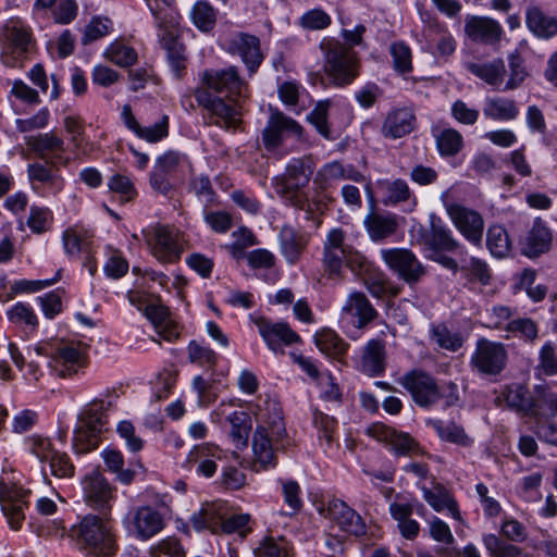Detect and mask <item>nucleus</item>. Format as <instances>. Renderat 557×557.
Listing matches in <instances>:
<instances>
[{"label": "nucleus", "mask_w": 557, "mask_h": 557, "mask_svg": "<svg viewBox=\"0 0 557 557\" xmlns=\"http://www.w3.org/2000/svg\"><path fill=\"white\" fill-rule=\"evenodd\" d=\"M258 425L252 436L253 469L256 471L274 468L275 453L288 444L282 411L275 403L257 416Z\"/></svg>", "instance_id": "f257e3e1"}, {"label": "nucleus", "mask_w": 557, "mask_h": 557, "mask_svg": "<svg viewBox=\"0 0 557 557\" xmlns=\"http://www.w3.org/2000/svg\"><path fill=\"white\" fill-rule=\"evenodd\" d=\"M322 267L327 278L341 281L344 277L345 268L361 275L369 271L371 263L347 243L346 233L342 228L335 227L326 234L323 243Z\"/></svg>", "instance_id": "f03ea898"}, {"label": "nucleus", "mask_w": 557, "mask_h": 557, "mask_svg": "<svg viewBox=\"0 0 557 557\" xmlns=\"http://www.w3.org/2000/svg\"><path fill=\"white\" fill-rule=\"evenodd\" d=\"M315 162L311 156L290 159L283 173L272 178L276 195L287 206L299 210H310V199L306 190L314 173Z\"/></svg>", "instance_id": "7ed1b4c3"}, {"label": "nucleus", "mask_w": 557, "mask_h": 557, "mask_svg": "<svg viewBox=\"0 0 557 557\" xmlns=\"http://www.w3.org/2000/svg\"><path fill=\"white\" fill-rule=\"evenodd\" d=\"M319 48L323 55V69L330 81L336 86L350 85L359 75L360 61L357 52L332 37L321 40Z\"/></svg>", "instance_id": "20e7f679"}, {"label": "nucleus", "mask_w": 557, "mask_h": 557, "mask_svg": "<svg viewBox=\"0 0 557 557\" xmlns=\"http://www.w3.org/2000/svg\"><path fill=\"white\" fill-rule=\"evenodd\" d=\"M110 405L102 399H95L82 409L73 438L76 454H85L98 447L100 436L107 430Z\"/></svg>", "instance_id": "39448f33"}, {"label": "nucleus", "mask_w": 557, "mask_h": 557, "mask_svg": "<svg viewBox=\"0 0 557 557\" xmlns=\"http://www.w3.org/2000/svg\"><path fill=\"white\" fill-rule=\"evenodd\" d=\"M70 535L81 548L96 556H111L115 553V539L109 521L94 515L85 516L71 529Z\"/></svg>", "instance_id": "423d86ee"}, {"label": "nucleus", "mask_w": 557, "mask_h": 557, "mask_svg": "<svg viewBox=\"0 0 557 557\" xmlns=\"http://www.w3.org/2000/svg\"><path fill=\"white\" fill-rule=\"evenodd\" d=\"M199 106L209 112V123L225 128H236L240 122L239 98L237 96H213L205 89H195Z\"/></svg>", "instance_id": "0eeeda50"}, {"label": "nucleus", "mask_w": 557, "mask_h": 557, "mask_svg": "<svg viewBox=\"0 0 557 557\" xmlns=\"http://www.w3.org/2000/svg\"><path fill=\"white\" fill-rule=\"evenodd\" d=\"M196 89H205L213 96L243 97L246 84L235 66L207 69L200 74V85Z\"/></svg>", "instance_id": "6e6552de"}, {"label": "nucleus", "mask_w": 557, "mask_h": 557, "mask_svg": "<svg viewBox=\"0 0 557 557\" xmlns=\"http://www.w3.org/2000/svg\"><path fill=\"white\" fill-rule=\"evenodd\" d=\"M26 443L33 456L41 463L49 465L52 475L61 479H67L74 475L75 467L70 457L65 453L57 449L50 438L32 436Z\"/></svg>", "instance_id": "1a4fd4ad"}, {"label": "nucleus", "mask_w": 557, "mask_h": 557, "mask_svg": "<svg viewBox=\"0 0 557 557\" xmlns=\"http://www.w3.org/2000/svg\"><path fill=\"white\" fill-rule=\"evenodd\" d=\"M37 355L50 357L51 366L61 376L72 375L85 367L86 356L79 343L59 342L48 351L45 347H35Z\"/></svg>", "instance_id": "9d476101"}, {"label": "nucleus", "mask_w": 557, "mask_h": 557, "mask_svg": "<svg viewBox=\"0 0 557 557\" xmlns=\"http://www.w3.org/2000/svg\"><path fill=\"white\" fill-rule=\"evenodd\" d=\"M399 383L410 393L413 401L422 408L433 406L442 396L436 381L422 370H411L405 373Z\"/></svg>", "instance_id": "9b49d317"}, {"label": "nucleus", "mask_w": 557, "mask_h": 557, "mask_svg": "<svg viewBox=\"0 0 557 557\" xmlns=\"http://www.w3.org/2000/svg\"><path fill=\"white\" fill-rule=\"evenodd\" d=\"M507 358L504 344L480 338L471 356V366L482 374L496 375L505 369Z\"/></svg>", "instance_id": "f8f14e48"}, {"label": "nucleus", "mask_w": 557, "mask_h": 557, "mask_svg": "<svg viewBox=\"0 0 557 557\" xmlns=\"http://www.w3.org/2000/svg\"><path fill=\"white\" fill-rule=\"evenodd\" d=\"M30 33L20 20L10 21L4 27L1 60L5 66L18 65L30 45Z\"/></svg>", "instance_id": "ddd939ff"}, {"label": "nucleus", "mask_w": 557, "mask_h": 557, "mask_svg": "<svg viewBox=\"0 0 557 557\" xmlns=\"http://www.w3.org/2000/svg\"><path fill=\"white\" fill-rule=\"evenodd\" d=\"M381 255L387 267L409 285L418 283L425 274L422 263L408 249H383Z\"/></svg>", "instance_id": "4468645a"}, {"label": "nucleus", "mask_w": 557, "mask_h": 557, "mask_svg": "<svg viewBox=\"0 0 557 557\" xmlns=\"http://www.w3.org/2000/svg\"><path fill=\"white\" fill-rule=\"evenodd\" d=\"M29 490L0 481V505L11 529L18 530L25 519Z\"/></svg>", "instance_id": "2eb2a0df"}, {"label": "nucleus", "mask_w": 557, "mask_h": 557, "mask_svg": "<svg viewBox=\"0 0 557 557\" xmlns=\"http://www.w3.org/2000/svg\"><path fill=\"white\" fill-rule=\"evenodd\" d=\"M224 48L228 53L239 55L250 74L258 71L264 59L259 38L247 33L233 34L225 39Z\"/></svg>", "instance_id": "dca6fc26"}, {"label": "nucleus", "mask_w": 557, "mask_h": 557, "mask_svg": "<svg viewBox=\"0 0 557 557\" xmlns=\"http://www.w3.org/2000/svg\"><path fill=\"white\" fill-rule=\"evenodd\" d=\"M85 503L94 509L107 513L114 499V488L99 471L87 474L83 482Z\"/></svg>", "instance_id": "f3484780"}, {"label": "nucleus", "mask_w": 557, "mask_h": 557, "mask_svg": "<svg viewBox=\"0 0 557 557\" xmlns=\"http://www.w3.org/2000/svg\"><path fill=\"white\" fill-rule=\"evenodd\" d=\"M455 227L473 245H481L484 231L483 216L475 210L457 203L446 206Z\"/></svg>", "instance_id": "a211bd4d"}, {"label": "nucleus", "mask_w": 557, "mask_h": 557, "mask_svg": "<svg viewBox=\"0 0 557 557\" xmlns=\"http://www.w3.org/2000/svg\"><path fill=\"white\" fill-rule=\"evenodd\" d=\"M376 314V310L366 295L355 292L349 295L346 304L343 306L341 322L345 329L354 326L357 330H362Z\"/></svg>", "instance_id": "6ab92c4d"}, {"label": "nucleus", "mask_w": 557, "mask_h": 557, "mask_svg": "<svg viewBox=\"0 0 557 557\" xmlns=\"http://www.w3.org/2000/svg\"><path fill=\"white\" fill-rule=\"evenodd\" d=\"M164 527L162 515L150 506H141L127 516V529L140 540H149Z\"/></svg>", "instance_id": "aec40b11"}, {"label": "nucleus", "mask_w": 557, "mask_h": 557, "mask_svg": "<svg viewBox=\"0 0 557 557\" xmlns=\"http://www.w3.org/2000/svg\"><path fill=\"white\" fill-rule=\"evenodd\" d=\"M302 127L292 117L282 112L274 111L270 114L267 126L262 132L263 144L267 149H275L290 136L299 137Z\"/></svg>", "instance_id": "412c9836"}, {"label": "nucleus", "mask_w": 557, "mask_h": 557, "mask_svg": "<svg viewBox=\"0 0 557 557\" xmlns=\"http://www.w3.org/2000/svg\"><path fill=\"white\" fill-rule=\"evenodd\" d=\"M27 173L33 190L44 197L55 196L64 187V180L55 165L33 163L28 165Z\"/></svg>", "instance_id": "4be33fe9"}, {"label": "nucleus", "mask_w": 557, "mask_h": 557, "mask_svg": "<svg viewBox=\"0 0 557 557\" xmlns=\"http://www.w3.org/2000/svg\"><path fill=\"white\" fill-rule=\"evenodd\" d=\"M327 517L339 530L350 535L362 536L367 533L363 518L342 499L334 498L329 502Z\"/></svg>", "instance_id": "5701e85b"}, {"label": "nucleus", "mask_w": 557, "mask_h": 557, "mask_svg": "<svg viewBox=\"0 0 557 557\" xmlns=\"http://www.w3.org/2000/svg\"><path fill=\"white\" fill-rule=\"evenodd\" d=\"M224 457L223 450L213 443L196 445L187 455L185 466L197 474L212 478L216 472V461Z\"/></svg>", "instance_id": "b1692460"}, {"label": "nucleus", "mask_w": 557, "mask_h": 557, "mask_svg": "<svg viewBox=\"0 0 557 557\" xmlns=\"http://www.w3.org/2000/svg\"><path fill=\"white\" fill-rule=\"evenodd\" d=\"M552 242V230L542 218H536L531 228L520 240V249L522 255L535 258L547 252L550 249Z\"/></svg>", "instance_id": "393cba45"}, {"label": "nucleus", "mask_w": 557, "mask_h": 557, "mask_svg": "<svg viewBox=\"0 0 557 557\" xmlns=\"http://www.w3.org/2000/svg\"><path fill=\"white\" fill-rule=\"evenodd\" d=\"M255 324L268 347L273 351L282 350V344L292 345L299 341L298 334L287 323L258 318Z\"/></svg>", "instance_id": "a878e982"}, {"label": "nucleus", "mask_w": 557, "mask_h": 557, "mask_svg": "<svg viewBox=\"0 0 557 557\" xmlns=\"http://www.w3.org/2000/svg\"><path fill=\"white\" fill-rule=\"evenodd\" d=\"M368 434L387 445L396 455H408L417 449L413 440L408 434L397 432L395 429L382 423L369 426Z\"/></svg>", "instance_id": "bb28decb"}, {"label": "nucleus", "mask_w": 557, "mask_h": 557, "mask_svg": "<svg viewBox=\"0 0 557 557\" xmlns=\"http://www.w3.org/2000/svg\"><path fill=\"white\" fill-rule=\"evenodd\" d=\"M152 255L161 262H173L181 256V247L174 234L166 227H158L147 238Z\"/></svg>", "instance_id": "cd10ccee"}, {"label": "nucleus", "mask_w": 557, "mask_h": 557, "mask_svg": "<svg viewBox=\"0 0 557 557\" xmlns=\"http://www.w3.org/2000/svg\"><path fill=\"white\" fill-rule=\"evenodd\" d=\"M425 245L429 247L431 252L433 251H446L465 255L458 240L453 236L451 230L444 225L440 219L431 216L430 232L425 236Z\"/></svg>", "instance_id": "c85d7f7f"}, {"label": "nucleus", "mask_w": 557, "mask_h": 557, "mask_svg": "<svg viewBox=\"0 0 557 557\" xmlns=\"http://www.w3.org/2000/svg\"><path fill=\"white\" fill-rule=\"evenodd\" d=\"M466 33L474 41L496 44L500 40L503 28L490 17L472 16L466 23Z\"/></svg>", "instance_id": "c756f323"}, {"label": "nucleus", "mask_w": 557, "mask_h": 557, "mask_svg": "<svg viewBox=\"0 0 557 557\" xmlns=\"http://www.w3.org/2000/svg\"><path fill=\"white\" fill-rule=\"evenodd\" d=\"M525 24L528 29L540 39L548 40L557 36V17L546 14L536 5L527 8Z\"/></svg>", "instance_id": "7c9ffc66"}, {"label": "nucleus", "mask_w": 557, "mask_h": 557, "mask_svg": "<svg viewBox=\"0 0 557 557\" xmlns=\"http://www.w3.org/2000/svg\"><path fill=\"white\" fill-rule=\"evenodd\" d=\"M504 399L506 405L523 414L532 418H536L542 411L537 409V398L533 399L529 389L520 384H513L508 386L504 392Z\"/></svg>", "instance_id": "2f4dec72"}, {"label": "nucleus", "mask_w": 557, "mask_h": 557, "mask_svg": "<svg viewBox=\"0 0 557 557\" xmlns=\"http://www.w3.org/2000/svg\"><path fill=\"white\" fill-rule=\"evenodd\" d=\"M416 116L408 108L395 109L388 113L382 126L385 137L400 138L414 128Z\"/></svg>", "instance_id": "473e14b6"}, {"label": "nucleus", "mask_w": 557, "mask_h": 557, "mask_svg": "<svg viewBox=\"0 0 557 557\" xmlns=\"http://www.w3.org/2000/svg\"><path fill=\"white\" fill-rule=\"evenodd\" d=\"M385 343L381 339H370L362 350L361 370L369 376H376L385 370Z\"/></svg>", "instance_id": "72a5a7b5"}, {"label": "nucleus", "mask_w": 557, "mask_h": 557, "mask_svg": "<svg viewBox=\"0 0 557 557\" xmlns=\"http://www.w3.org/2000/svg\"><path fill=\"white\" fill-rule=\"evenodd\" d=\"M224 515V508L221 503H207L197 512L191 515L190 523L197 532L208 530L213 534H218L220 521Z\"/></svg>", "instance_id": "f704fd0d"}, {"label": "nucleus", "mask_w": 557, "mask_h": 557, "mask_svg": "<svg viewBox=\"0 0 557 557\" xmlns=\"http://www.w3.org/2000/svg\"><path fill=\"white\" fill-rule=\"evenodd\" d=\"M364 226L370 238L379 242L393 235L397 230L398 223L396 215L393 213L371 212L364 218Z\"/></svg>", "instance_id": "c9c22d12"}, {"label": "nucleus", "mask_w": 557, "mask_h": 557, "mask_svg": "<svg viewBox=\"0 0 557 557\" xmlns=\"http://www.w3.org/2000/svg\"><path fill=\"white\" fill-rule=\"evenodd\" d=\"M428 424L434 429L437 436L448 443H453L462 447L472 445L473 440L466 433L462 425L453 420H430Z\"/></svg>", "instance_id": "e433bc0d"}, {"label": "nucleus", "mask_w": 557, "mask_h": 557, "mask_svg": "<svg viewBox=\"0 0 557 557\" xmlns=\"http://www.w3.org/2000/svg\"><path fill=\"white\" fill-rule=\"evenodd\" d=\"M145 315L151 321L158 333L165 339H171L178 335L166 307L158 304H149L145 308Z\"/></svg>", "instance_id": "4c0bfd02"}, {"label": "nucleus", "mask_w": 557, "mask_h": 557, "mask_svg": "<svg viewBox=\"0 0 557 557\" xmlns=\"http://www.w3.org/2000/svg\"><path fill=\"white\" fill-rule=\"evenodd\" d=\"M468 70L495 88L503 84L506 73L505 63L502 59L485 63H470Z\"/></svg>", "instance_id": "58836bf2"}, {"label": "nucleus", "mask_w": 557, "mask_h": 557, "mask_svg": "<svg viewBox=\"0 0 557 557\" xmlns=\"http://www.w3.org/2000/svg\"><path fill=\"white\" fill-rule=\"evenodd\" d=\"M483 113L492 120L509 121L518 116L519 109L513 100L496 97L486 99Z\"/></svg>", "instance_id": "ea45409f"}, {"label": "nucleus", "mask_w": 557, "mask_h": 557, "mask_svg": "<svg viewBox=\"0 0 557 557\" xmlns=\"http://www.w3.org/2000/svg\"><path fill=\"white\" fill-rule=\"evenodd\" d=\"M422 491L424 499L434 510H447L454 519H460V512L455 499L443 486H436L434 490L423 487Z\"/></svg>", "instance_id": "a19ab883"}, {"label": "nucleus", "mask_w": 557, "mask_h": 557, "mask_svg": "<svg viewBox=\"0 0 557 557\" xmlns=\"http://www.w3.org/2000/svg\"><path fill=\"white\" fill-rule=\"evenodd\" d=\"M314 343L322 354L331 358H341L348 347V344L331 329L318 332L314 335Z\"/></svg>", "instance_id": "79ce46f5"}, {"label": "nucleus", "mask_w": 557, "mask_h": 557, "mask_svg": "<svg viewBox=\"0 0 557 557\" xmlns=\"http://www.w3.org/2000/svg\"><path fill=\"white\" fill-rule=\"evenodd\" d=\"M162 45L166 50L171 69L177 78L181 77L186 67L185 46L171 32L162 38Z\"/></svg>", "instance_id": "37998d69"}, {"label": "nucleus", "mask_w": 557, "mask_h": 557, "mask_svg": "<svg viewBox=\"0 0 557 557\" xmlns=\"http://www.w3.org/2000/svg\"><path fill=\"white\" fill-rule=\"evenodd\" d=\"M344 180V164L333 161L324 164L313 178L315 197L325 191L333 182Z\"/></svg>", "instance_id": "c03bdc74"}, {"label": "nucleus", "mask_w": 557, "mask_h": 557, "mask_svg": "<svg viewBox=\"0 0 557 557\" xmlns=\"http://www.w3.org/2000/svg\"><path fill=\"white\" fill-rule=\"evenodd\" d=\"M101 456L103 458L107 470L116 475V480L123 484H131L134 480L135 472L131 469H124V458L120 450L114 448H106Z\"/></svg>", "instance_id": "a18cd8bd"}, {"label": "nucleus", "mask_w": 557, "mask_h": 557, "mask_svg": "<svg viewBox=\"0 0 557 557\" xmlns=\"http://www.w3.org/2000/svg\"><path fill=\"white\" fill-rule=\"evenodd\" d=\"M227 420L231 424L230 435L235 447H246L251 429L249 417L245 412H233Z\"/></svg>", "instance_id": "49530a36"}, {"label": "nucleus", "mask_w": 557, "mask_h": 557, "mask_svg": "<svg viewBox=\"0 0 557 557\" xmlns=\"http://www.w3.org/2000/svg\"><path fill=\"white\" fill-rule=\"evenodd\" d=\"M483 544L491 557H530L520 547L507 544L494 534L484 535Z\"/></svg>", "instance_id": "de8ad7c7"}, {"label": "nucleus", "mask_w": 557, "mask_h": 557, "mask_svg": "<svg viewBox=\"0 0 557 557\" xmlns=\"http://www.w3.org/2000/svg\"><path fill=\"white\" fill-rule=\"evenodd\" d=\"M379 185L385 195L383 200L385 205L405 202L411 196L407 182L401 178L381 181L379 182Z\"/></svg>", "instance_id": "09e8293b"}, {"label": "nucleus", "mask_w": 557, "mask_h": 557, "mask_svg": "<svg viewBox=\"0 0 557 557\" xmlns=\"http://www.w3.org/2000/svg\"><path fill=\"white\" fill-rule=\"evenodd\" d=\"M26 145L42 157L48 152H62L64 150L63 140L53 133L26 137Z\"/></svg>", "instance_id": "8fccbe9b"}, {"label": "nucleus", "mask_w": 557, "mask_h": 557, "mask_svg": "<svg viewBox=\"0 0 557 557\" xmlns=\"http://www.w3.org/2000/svg\"><path fill=\"white\" fill-rule=\"evenodd\" d=\"M281 249L289 263H294L302 249L301 236L290 226H284L280 233Z\"/></svg>", "instance_id": "3c124183"}, {"label": "nucleus", "mask_w": 557, "mask_h": 557, "mask_svg": "<svg viewBox=\"0 0 557 557\" xmlns=\"http://www.w3.org/2000/svg\"><path fill=\"white\" fill-rule=\"evenodd\" d=\"M486 237L487 247L493 256L503 258L508 255L511 244L505 227L492 225Z\"/></svg>", "instance_id": "603ef678"}, {"label": "nucleus", "mask_w": 557, "mask_h": 557, "mask_svg": "<svg viewBox=\"0 0 557 557\" xmlns=\"http://www.w3.org/2000/svg\"><path fill=\"white\" fill-rule=\"evenodd\" d=\"M89 234L78 227H70L63 233V246L65 252L70 256H76L79 252L89 249Z\"/></svg>", "instance_id": "864d4df0"}, {"label": "nucleus", "mask_w": 557, "mask_h": 557, "mask_svg": "<svg viewBox=\"0 0 557 557\" xmlns=\"http://www.w3.org/2000/svg\"><path fill=\"white\" fill-rule=\"evenodd\" d=\"M436 145L441 156L451 157L461 150L463 138L458 131L445 128L437 135Z\"/></svg>", "instance_id": "5fc2aeb1"}, {"label": "nucleus", "mask_w": 557, "mask_h": 557, "mask_svg": "<svg viewBox=\"0 0 557 557\" xmlns=\"http://www.w3.org/2000/svg\"><path fill=\"white\" fill-rule=\"evenodd\" d=\"M190 17L202 32L211 30L215 25V11L207 1H198L191 9Z\"/></svg>", "instance_id": "6e6d98bb"}, {"label": "nucleus", "mask_w": 557, "mask_h": 557, "mask_svg": "<svg viewBox=\"0 0 557 557\" xmlns=\"http://www.w3.org/2000/svg\"><path fill=\"white\" fill-rule=\"evenodd\" d=\"M524 61L519 52H512L508 55L509 78L503 90H513L518 88L528 76Z\"/></svg>", "instance_id": "4d7b16f0"}, {"label": "nucleus", "mask_w": 557, "mask_h": 557, "mask_svg": "<svg viewBox=\"0 0 557 557\" xmlns=\"http://www.w3.org/2000/svg\"><path fill=\"white\" fill-rule=\"evenodd\" d=\"M330 107V100L319 101L308 115V121L317 128L318 133L326 139L332 138L327 124V113Z\"/></svg>", "instance_id": "13d9d810"}, {"label": "nucleus", "mask_w": 557, "mask_h": 557, "mask_svg": "<svg viewBox=\"0 0 557 557\" xmlns=\"http://www.w3.org/2000/svg\"><path fill=\"white\" fill-rule=\"evenodd\" d=\"M537 409L542 411L535 419L557 417V392L537 386Z\"/></svg>", "instance_id": "bf43d9fd"}, {"label": "nucleus", "mask_w": 557, "mask_h": 557, "mask_svg": "<svg viewBox=\"0 0 557 557\" xmlns=\"http://www.w3.org/2000/svg\"><path fill=\"white\" fill-rule=\"evenodd\" d=\"M107 58L114 64L126 67L133 65L137 60L136 51L125 45L114 42L106 51Z\"/></svg>", "instance_id": "052dcab7"}, {"label": "nucleus", "mask_w": 557, "mask_h": 557, "mask_svg": "<svg viewBox=\"0 0 557 557\" xmlns=\"http://www.w3.org/2000/svg\"><path fill=\"white\" fill-rule=\"evenodd\" d=\"M313 425L318 429L319 438L324 440L327 446L333 442V433L337 428V421L319 409H314L312 416Z\"/></svg>", "instance_id": "680f3d73"}, {"label": "nucleus", "mask_w": 557, "mask_h": 557, "mask_svg": "<svg viewBox=\"0 0 557 557\" xmlns=\"http://www.w3.org/2000/svg\"><path fill=\"white\" fill-rule=\"evenodd\" d=\"M203 220L206 224L215 233H226L233 226L232 215L224 210H208L203 209Z\"/></svg>", "instance_id": "e2e57ef3"}, {"label": "nucleus", "mask_w": 557, "mask_h": 557, "mask_svg": "<svg viewBox=\"0 0 557 557\" xmlns=\"http://www.w3.org/2000/svg\"><path fill=\"white\" fill-rule=\"evenodd\" d=\"M189 189L205 202V206L215 201L216 195L213 190L210 178L207 175H198L190 178Z\"/></svg>", "instance_id": "0e129e2a"}, {"label": "nucleus", "mask_w": 557, "mask_h": 557, "mask_svg": "<svg viewBox=\"0 0 557 557\" xmlns=\"http://www.w3.org/2000/svg\"><path fill=\"white\" fill-rule=\"evenodd\" d=\"M505 331L527 341H534L537 337V326L530 318H520L509 321Z\"/></svg>", "instance_id": "69168bd1"}, {"label": "nucleus", "mask_w": 557, "mask_h": 557, "mask_svg": "<svg viewBox=\"0 0 557 557\" xmlns=\"http://www.w3.org/2000/svg\"><path fill=\"white\" fill-rule=\"evenodd\" d=\"M258 550L260 557H290L288 543L283 537L263 539Z\"/></svg>", "instance_id": "338daca9"}, {"label": "nucleus", "mask_w": 557, "mask_h": 557, "mask_svg": "<svg viewBox=\"0 0 557 557\" xmlns=\"http://www.w3.org/2000/svg\"><path fill=\"white\" fill-rule=\"evenodd\" d=\"M539 369L548 376L557 375V346L545 343L539 355Z\"/></svg>", "instance_id": "774afa93"}]
</instances>
